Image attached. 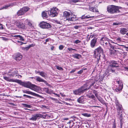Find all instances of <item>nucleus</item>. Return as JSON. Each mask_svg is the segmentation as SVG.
I'll use <instances>...</instances> for the list:
<instances>
[{"label":"nucleus","mask_w":128,"mask_h":128,"mask_svg":"<svg viewBox=\"0 0 128 128\" xmlns=\"http://www.w3.org/2000/svg\"><path fill=\"white\" fill-rule=\"evenodd\" d=\"M92 80L88 81L83 86L74 91H73L74 94L76 95H80L87 90L93 86L94 83V82H92Z\"/></svg>","instance_id":"f257e3e1"},{"label":"nucleus","mask_w":128,"mask_h":128,"mask_svg":"<svg viewBox=\"0 0 128 128\" xmlns=\"http://www.w3.org/2000/svg\"><path fill=\"white\" fill-rule=\"evenodd\" d=\"M122 7L114 5H109L107 8V10L108 12L111 14H114L120 12L119 9Z\"/></svg>","instance_id":"f03ea898"},{"label":"nucleus","mask_w":128,"mask_h":128,"mask_svg":"<svg viewBox=\"0 0 128 128\" xmlns=\"http://www.w3.org/2000/svg\"><path fill=\"white\" fill-rule=\"evenodd\" d=\"M71 13L65 11L63 12V16L66 18V20L69 21H74L78 19L76 16L74 15L73 16L71 14Z\"/></svg>","instance_id":"7ed1b4c3"},{"label":"nucleus","mask_w":128,"mask_h":128,"mask_svg":"<svg viewBox=\"0 0 128 128\" xmlns=\"http://www.w3.org/2000/svg\"><path fill=\"white\" fill-rule=\"evenodd\" d=\"M118 64L117 61L114 60L111 61L109 62L108 68V70L110 72H115V70L113 69L114 68H117L119 66H116V65H118Z\"/></svg>","instance_id":"20e7f679"},{"label":"nucleus","mask_w":128,"mask_h":128,"mask_svg":"<svg viewBox=\"0 0 128 128\" xmlns=\"http://www.w3.org/2000/svg\"><path fill=\"white\" fill-rule=\"evenodd\" d=\"M17 83L24 87L30 88H34L35 86V85L32 84L30 82H22L21 80H18Z\"/></svg>","instance_id":"39448f33"},{"label":"nucleus","mask_w":128,"mask_h":128,"mask_svg":"<svg viewBox=\"0 0 128 128\" xmlns=\"http://www.w3.org/2000/svg\"><path fill=\"white\" fill-rule=\"evenodd\" d=\"M103 52V50L101 47L98 48L94 51V54L95 58L100 59L101 54H102Z\"/></svg>","instance_id":"423d86ee"},{"label":"nucleus","mask_w":128,"mask_h":128,"mask_svg":"<svg viewBox=\"0 0 128 128\" xmlns=\"http://www.w3.org/2000/svg\"><path fill=\"white\" fill-rule=\"evenodd\" d=\"M58 12L59 10L57 8H51L50 10L48 12V14L50 16L54 17L57 16Z\"/></svg>","instance_id":"0eeeda50"},{"label":"nucleus","mask_w":128,"mask_h":128,"mask_svg":"<svg viewBox=\"0 0 128 128\" xmlns=\"http://www.w3.org/2000/svg\"><path fill=\"white\" fill-rule=\"evenodd\" d=\"M39 26L40 27L43 28L48 29L51 27V26L50 24L44 22H41Z\"/></svg>","instance_id":"6e6552de"},{"label":"nucleus","mask_w":128,"mask_h":128,"mask_svg":"<svg viewBox=\"0 0 128 128\" xmlns=\"http://www.w3.org/2000/svg\"><path fill=\"white\" fill-rule=\"evenodd\" d=\"M29 9V8L24 7L18 11L17 13V14L18 16L22 15L28 11Z\"/></svg>","instance_id":"1a4fd4ad"},{"label":"nucleus","mask_w":128,"mask_h":128,"mask_svg":"<svg viewBox=\"0 0 128 128\" xmlns=\"http://www.w3.org/2000/svg\"><path fill=\"white\" fill-rule=\"evenodd\" d=\"M15 25L18 28L24 29L25 28L24 24L21 20H17L15 22Z\"/></svg>","instance_id":"9d476101"},{"label":"nucleus","mask_w":128,"mask_h":128,"mask_svg":"<svg viewBox=\"0 0 128 128\" xmlns=\"http://www.w3.org/2000/svg\"><path fill=\"white\" fill-rule=\"evenodd\" d=\"M118 83L119 85L115 89V91L116 92L119 93L122 91L123 87V83L120 81H118Z\"/></svg>","instance_id":"9b49d317"},{"label":"nucleus","mask_w":128,"mask_h":128,"mask_svg":"<svg viewBox=\"0 0 128 128\" xmlns=\"http://www.w3.org/2000/svg\"><path fill=\"white\" fill-rule=\"evenodd\" d=\"M97 38L94 37L91 41L90 46L92 48H94L96 46L97 44Z\"/></svg>","instance_id":"f8f14e48"},{"label":"nucleus","mask_w":128,"mask_h":128,"mask_svg":"<svg viewBox=\"0 0 128 128\" xmlns=\"http://www.w3.org/2000/svg\"><path fill=\"white\" fill-rule=\"evenodd\" d=\"M22 92H23L24 93H26L28 94H31L35 96H36L37 97H39L41 98H43V97L42 96L30 91H29L27 90H23Z\"/></svg>","instance_id":"ddd939ff"},{"label":"nucleus","mask_w":128,"mask_h":128,"mask_svg":"<svg viewBox=\"0 0 128 128\" xmlns=\"http://www.w3.org/2000/svg\"><path fill=\"white\" fill-rule=\"evenodd\" d=\"M14 59L18 61H19L22 58V56L20 53H16L14 54Z\"/></svg>","instance_id":"4468645a"},{"label":"nucleus","mask_w":128,"mask_h":128,"mask_svg":"<svg viewBox=\"0 0 128 128\" xmlns=\"http://www.w3.org/2000/svg\"><path fill=\"white\" fill-rule=\"evenodd\" d=\"M34 79L36 80L37 81L39 82H44L46 85H48V83L46 81L43 80L42 78L39 76H35L34 78Z\"/></svg>","instance_id":"2eb2a0df"},{"label":"nucleus","mask_w":128,"mask_h":128,"mask_svg":"<svg viewBox=\"0 0 128 128\" xmlns=\"http://www.w3.org/2000/svg\"><path fill=\"white\" fill-rule=\"evenodd\" d=\"M39 116L38 115V114H34L32 116L31 118H29V120L32 121H35L37 119H39Z\"/></svg>","instance_id":"dca6fc26"},{"label":"nucleus","mask_w":128,"mask_h":128,"mask_svg":"<svg viewBox=\"0 0 128 128\" xmlns=\"http://www.w3.org/2000/svg\"><path fill=\"white\" fill-rule=\"evenodd\" d=\"M84 96H83L78 98L77 100L78 102L80 104H84L85 102V100L84 98Z\"/></svg>","instance_id":"f3484780"},{"label":"nucleus","mask_w":128,"mask_h":128,"mask_svg":"<svg viewBox=\"0 0 128 128\" xmlns=\"http://www.w3.org/2000/svg\"><path fill=\"white\" fill-rule=\"evenodd\" d=\"M3 78L7 81L9 82H17L18 80H14L6 76H4Z\"/></svg>","instance_id":"a211bd4d"},{"label":"nucleus","mask_w":128,"mask_h":128,"mask_svg":"<svg viewBox=\"0 0 128 128\" xmlns=\"http://www.w3.org/2000/svg\"><path fill=\"white\" fill-rule=\"evenodd\" d=\"M116 110H117L118 112H122L123 108L121 105L120 104L116 106Z\"/></svg>","instance_id":"6ab92c4d"},{"label":"nucleus","mask_w":128,"mask_h":128,"mask_svg":"<svg viewBox=\"0 0 128 128\" xmlns=\"http://www.w3.org/2000/svg\"><path fill=\"white\" fill-rule=\"evenodd\" d=\"M127 29L125 28H121L120 30V33L122 34H124L126 33Z\"/></svg>","instance_id":"aec40b11"},{"label":"nucleus","mask_w":128,"mask_h":128,"mask_svg":"<svg viewBox=\"0 0 128 128\" xmlns=\"http://www.w3.org/2000/svg\"><path fill=\"white\" fill-rule=\"evenodd\" d=\"M89 10L90 11L93 12H98V9L94 7L90 6Z\"/></svg>","instance_id":"412c9836"},{"label":"nucleus","mask_w":128,"mask_h":128,"mask_svg":"<svg viewBox=\"0 0 128 128\" xmlns=\"http://www.w3.org/2000/svg\"><path fill=\"white\" fill-rule=\"evenodd\" d=\"M48 14V12L44 11L42 13V16L43 18H46L48 17L47 14Z\"/></svg>","instance_id":"4be33fe9"},{"label":"nucleus","mask_w":128,"mask_h":128,"mask_svg":"<svg viewBox=\"0 0 128 128\" xmlns=\"http://www.w3.org/2000/svg\"><path fill=\"white\" fill-rule=\"evenodd\" d=\"M72 56L74 58H76L79 59V58L81 57V55L79 54H73Z\"/></svg>","instance_id":"5701e85b"},{"label":"nucleus","mask_w":128,"mask_h":128,"mask_svg":"<svg viewBox=\"0 0 128 128\" xmlns=\"http://www.w3.org/2000/svg\"><path fill=\"white\" fill-rule=\"evenodd\" d=\"M37 73H38L40 76L44 78H45L46 76V74L44 72H38Z\"/></svg>","instance_id":"b1692460"},{"label":"nucleus","mask_w":128,"mask_h":128,"mask_svg":"<svg viewBox=\"0 0 128 128\" xmlns=\"http://www.w3.org/2000/svg\"><path fill=\"white\" fill-rule=\"evenodd\" d=\"M118 112V116L119 119L120 120V121L121 122L122 118V112Z\"/></svg>","instance_id":"393cba45"},{"label":"nucleus","mask_w":128,"mask_h":128,"mask_svg":"<svg viewBox=\"0 0 128 128\" xmlns=\"http://www.w3.org/2000/svg\"><path fill=\"white\" fill-rule=\"evenodd\" d=\"M108 39H109L107 38L104 37L100 39V40L101 41H103V42H106V41L108 42Z\"/></svg>","instance_id":"a878e982"},{"label":"nucleus","mask_w":128,"mask_h":128,"mask_svg":"<svg viewBox=\"0 0 128 128\" xmlns=\"http://www.w3.org/2000/svg\"><path fill=\"white\" fill-rule=\"evenodd\" d=\"M87 96H88L89 98L92 99L94 100H95L96 99L95 97L93 94H92L91 96L87 95Z\"/></svg>","instance_id":"bb28decb"},{"label":"nucleus","mask_w":128,"mask_h":128,"mask_svg":"<svg viewBox=\"0 0 128 128\" xmlns=\"http://www.w3.org/2000/svg\"><path fill=\"white\" fill-rule=\"evenodd\" d=\"M44 90L46 93L48 94H50L52 92L51 91L49 90L48 88H45Z\"/></svg>","instance_id":"cd10ccee"},{"label":"nucleus","mask_w":128,"mask_h":128,"mask_svg":"<svg viewBox=\"0 0 128 128\" xmlns=\"http://www.w3.org/2000/svg\"><path fill=\"white\" fill-rule=\"evenodd\" d=\"M12 6L13 5H12V4H9V5H7L6 6H4L2 8H1L0 9V10H2L4 9H6L9 7H10V6Z\"/></svg>","instance_id":"c85d7f7f"},{"label":"nucleus","mask_w":128,"mask_h":128,"mask_svg":"<svg viewBox=\"0 0 128 128\" xmlns=\"http://www.w3.org/2000/svg\"><path fill=\"white\" fill-rule=\"evenodd\" d=\"M38 115L40 116L39 117V119L40 118H43L44 119L46 118V116L48 115L47 114L46 115H42L40 114H38Z\"/></svg>","instance_id":"c756f323"},{"label":"nucleus","mask_w":128,"mask_h":128,"mask_svg":"<svg viewBox=\"0 0 128 128\" xmlns=\"http://www.w3.org/2000/svg\"><path fill=\"white\" fill-rule=\"evenodd\" d=\"M22 105L24 107H27L28 108H30L32 106L29 104H22Z\"/></svg>","instance_id":"7c9ffc66"},{"label":"nucleus","mask_w":128,"mask_h":128,"mask_svg":"<svg viewBox=\"0 0 128 128\" xmlns=\"http://www.w3.org/2000/svg\"><path fill=\"white\" fill-rule=\"evenodd\" d=\"M12 76H16L17 75L18 71L17 70H15L12 73Z\"/></svg>","instance_id":"2f4dec72"},{"label":"nucleus","mask_w":128,"mask_h":128,"mask_svg":"<svg viewBox=\"0 0 128 128\" xmlns=\"http://www.w3.org/2000/svg\"><path fill=\"white\" fill-rule=\"evenodd\" d=\"M82 115L84 116L87 117H90L91 116V115L90 114H88L87 113L82 114Z\"/></svg>","instance_id":"473e14b6"},{"label":"nucleus","mask_w":128,"mask_h":128,"mask_svg":"<svg viewBox=\"0 0 128 128\" xmlns=\"http://www.w3.org/2000/svg\"><path fill=\"white\" fill-rule=\"evenodd\" d=\"M97 98L99 101L101 102L102 103H104V100H103L102 98H100V96L98 97Z\"/></svg>","instance_id":"72a5a7b5"},{"label":"nucleus","mask_w":128,"mask_h":128,"mask_svg":"<svg viewBox=\"0 0 128 128\" xmlns=\"http://www.w3.org/2000/svg\"><path fill=\"white\" fill-rule=\"evenodd\" d=\"M119 44H118L117 46H114V47L113 48V49L114 50H115V51H116V50L118 49V48H119V46H120L119 45Z\"/></svg>","instance_id":"f704fd0d"},{"label":"nucleus","mask_w":128,"mask_h":128,"mask_svg":"<svg viewBox=\"0 0 128 128\" xmlns=\"http://www.w3.org/2000/svg\"><path fill=\"white\" fill-rule=\"evenodd\" d=\"M30 48L28 46L26 47H23L22 48V49L26 51H28L29 49Z\"/></svg>","instance_id":"c9c22d12"},{"label":"nucleus","mask_w":128,"mask_h":128,"mask_svg":"<svg viewBox=\"0 0 128 128\" xmlns=\"http://www.w3.org/2000/svg\"><path fill=\"white\" fill-rule=\"evenodd\" d=\"M18 38H17V39H18L22 41H24V40L22 36L19 35V36Z\"/></svg>","instance_id":"e433bc0d"},{"label":"nucleus","mask_w":128,"mask_h":128,"mask_svg":"<svg viewBox=\"0 0 128 128\" xmlns=\"http://www.w3.org/2000/svg\"><path fill=\"white\" fill-rule=\"evenodd\" d=\"M23 96H26V97L25 98H34V97H33L31 96H29L26 95L25 94H24L23 95Z\"/></svg>","instance_id":"4c0bfd02"},{"label":"nucleus","mask_w":128,"mask_h":128,"mask_svg":"<svg viewBox=\"0 0 128 128\" xmlns=\"http://www.w3.org/2000/svg\"><path fill=\"white\" fill-rule=\"evenodd\" d=\"M120 46H122L123 47V48H126V51H128V46L127 47L126 46L122 45H119Z\"/></svg>","instance_id":"58836bf2"},{"label":"nucleus","mask_w":128,"mask_h":128,"mask_svg":"<svg viewBox=\"0 0 128 128\" xmlns=\"http://www.w3.org/2000/svg\"><path fill=\"white\" fill-rule=\"evenodd\" d=\"M81 18L82 19H84L85 18H88V17L87 16H85V15H82L81 17Z\"/></svg>","instance_id":"ea45409f"},{"label":"nucleus","mask_w":128,"mask_h":128,"mask_svg":"<svg viewBox=\"0 0 128 128\" xmlns=\"http://www.w3.org/2000/svg\"><path fill=\"white\" fill-rule=\"evenodd\" d=\"M68 49L69 51L70 52H72V50H76L75 49H73L72 48H68Z\"/></svg>","instance_id":"a19ab883"},{"label":"nucleus","mask_w":128,"mask_h":128,"mask_svg":"<svg viewBox=\"0 0 128 128\" xmlns=\"http://www.w3.org/2000/svg\"><path fill=\"white\" fill-rule=\"evenodd\" d=\"M64 47V46L62 45H60L59 46V49L60 50H62L63 49Z\"/></svg>","instance_id":"79ce46f5"},{"label":"nucleus","mask_w":128,"mask_h":128,"mask_svg":"<svg viewBox=\"0 0 128 128\" xmlns=\"http://www.w3.org/2000/svg\"><path fill=\"white\" fill-rule=\"evenodd\" d=\"M85 69H86V68L80 70L78 72V74H81L83 72V71Z\"/></svg>","instance_id":"37998d69"},{"label":"nucleus","mask_w":128,"mask_h":128,"mask_svg":"<svg viewBox=\"0 0 128 128\" xmlns=\"http://www.w3.org/2000/svg\"><path fill=\"white\" fill-rule=\"evenodd\" d=\"M81 41L78 40H77L74 42V43L76 44H78Z\"/></svg>","instance_id":"c03bdc74"},{"label":"nucleus","mask_w":128,"mask_h":128,"mask_svg":"<svg viewBox=\"0 0 128 128\" xmlns=\"http://www.w3.org/2000/svg\"><path fill=\"white\" fill-rule=\"evenodd\" d=\"M121 24V23L120 22H115L113 23V25L114 26H117Z\"/></svg>","instance_id":"a18cd8bd"},{"label":"nucleus","mask_w":128,"mask_h":128,"mask_svg":"<svg viewBox=\"0 0 128 128\" xmlns=\"http://www.w3.org/2000/svg\"><path fill=\"white\" fill-rule=\"evenodd\" d=\"M104 43H105L106 46L108 47L109 46V43L108 42H103Z\"/></svg>","instance_id":"49530a36"},{"label":"nucleus","mask_w":128,"mask_h":128,"mask_svg":"<svg viewBox=\"0 0 128 128\" xmlns=\"http://www.w3.org/2000/svg\"><path fill=\"white\" fill-rule=\"evenodd\" d=\"M115 102L116 106L120 104L118 102V101L117 100H116Z\"/></svg>","instance_id":"de8ad7c7"},{"label":"nucleus","mask_w":128,"mask_h":128,"mask_svg":"<svg viewBox=\"0 0 128 128\" xmlns=\"http://www.w3.org/2000/svg\"><path fill=\"white\" fill-rule=\"evenodd\" d=\"M56 68L58 70H62V68L58 66H56Z\"/></svg>","instance_id":"09e8293b"},{"label":"nucleus","mask_w":128,"mask_h":128,"mask_svg":"<svg viewBox=\"0 0 128 128\" xmlns=\"http://www.w3.org/2000/svg\"><path fill=\"white\" fill-rule=\"evenodd\" d=\"M17 43L19 44H20V45H22V44H24V43L23 42L20 41L19 40H18L17 41Z\"/></svg>","instance_id":"8fccbe9b"},{"label":"nucleus","mask_w":128,"mask_h":128,"mask_svg":"<svg viewBox=\"0 0 128 128\" xmlns=\"http://www.w3.org/2000/svg\"><path fill=\"white\" fill-rule=\"evenodd\" d=\"M80 0H73L72 2L74 3H76L78 2H80Z\"/></svg>","instance_id":"3c124183"},{"label":"nucleus","mask_w":128,"mask_h":128,"mask_svg":"<svg viewBox=\"0 0 128 128\" xmlns=\"http://www.w3.org/2000/svg\"><path fill=\"white\" fill-rule=\"evenodd\" d=\"M93 93L95 94H95H96L97 93H98V92L96 90H93Z\"/></svg>","instance_id":"603ef678"},{"label":"nucleus","mask_w":128,"mask_h":128,"mask_svg":"<svg viewBox=\"0 0 128 128\" xmlns=\"http://www.w3.org/2000/svg\"><path fill=\"white\" fill-rule=\"evenodd\" d=\"M35 44H32L30 45L28 47L30 48L31 47H33L35 46Z\"/></svg>","instance_id":"864d4df0"},{"label":"nucleus","mask_w":128,"mask_h":128,"mask_svg":"<svg viewBox=\"0 0 128 128\" xmlns=\"http://www.w3.org/2000/svg\"><path fill=\"white\" fill-rule=\"evenodd\" d=\"M110 54L111 55H112L114 54V52L113 50H111L110 52Z\"/></svg>","instance_id":"5fc2aeb1"},{"label":"nucleus","mask_w":128,"mask_h":128,"mask_svg":"<svg viewBox=\"0 0 128 128\" xmlns=\"http://www.w3.org/2000/svg\"><path fill=\"white\" fill-rule=\"evenodd\" d=\"M116 40L117 41L120 42L121 41V38H119L116 39Z\"/></svg>","instance_id":"6e6d98bb"},{"label":"nucleus","mask_w":128,"mask_h":128,"mask_svg":"<svg viewBox=\"0 0 128 128\" xmlns=\"http://www.w3.org/2000/svg\"><path fill=\"white\" fill-rule=\"evenodd\" d=\"M80 27V26H74V28L76 29H78V28Z\"/></svg>","instance_id":"4d7b16f0"},{"label":"nucleus","mask_w":128,"mask_h":128,"mask_svg":"<svg viewBox=\"0 0 128 128\" xmlns=\"http://www.w3.org/2000/svg\"><path fill=\"white\" fill-rule=\"evenodd\" d=\"M108 42H109V44H110V43H114L112 41L108 39Z\"/></svg>","instance_id":"13d9d810"},{"label":"nucleus","mask_w":128,"mask_h":128,"mask_svg":"<svg viewBox=\"0 0 128 128\" xmlns=\"http://www.w3.org/2000/svg\"><path fill=\"white\" fill-rule=\"evenodd\" d=\"M112 128H116V124L115 123H114L113 124Z\"/></svg>","instance_id":"bf43d9fd"},{"label":"nucleus","mask_w":128,"mask_h":128,"mask_svg":"<svg viewBox=\"0 0 128 128\" xmlns=\"http://www.w3.org/2000/svg\"><path fill=\"white\" fill-rule=\"evenodd\" d=\"M19 36V35H16L12 36V37L15 38H18Z\"/></svg>","instance_id":"052dcab7"},{"label":"nucleus","mask_w":128,"mask_h":128,"mask_svg":"<svg viewBox=\"0 0 128 128\" xmlns=\"http://www.w3.org/2000/svg\"><path fill=\"white\" fill-rule=\"evenodd\" d=\"M88 17V18H94V16H90L89 15H88L87 16Z\"/></svg>","instance_id":"680f3d73"},{"label":"nucleus","mask_w":128,"mask_h":128,"mask_svg":"<svg viewBox=\"0 0 128 128\" xmlns=\"http://www.w3.org/2000/svg\"><path fill=\"white\" fill-rule=\"evenodd\" d=\"M109 45V46L111 48H112V49L114 47V46H113L112 44H110Z\"/></svg>","instance_id":"e2e57ef3"},{"label":"nucleus","mask_w":128,"mask_h":128,"mask_svg":"<svg viewBox=\"0 0 128 128\" xmlns=\"http://www.w3.org/2000/svg\"><path fill=\"white\" fill-rule=\"evenodd\" d=\"M94 36V34H92V35H90V36L89 38V39H90V38H93Z\"/></svg>","instance_id":"0e129e2a"},{"label":"nucleus","mask_w":128,"mask_h":128,"mask_svg":"<svg viewBox=\"0 0 128 128\" xmlns=\"http://www.w3.org/2000/svg\"><path fill=\"white\" fill-rule=\"evenodd\" d=\"M28 24L29 26L31 27L32 26V24L30 22H28Z\"/></svg>","instance_id":"69168bd1"},{"label":"nucleus","mask_w":128,"mask_h":128,"mask_svg":"<svg viewBox=\"0 0 128 128\" xmlns=\"http://www.w3.org/2000/svg\"><path fill=\"white\" fill-rule=\"evenodd\" d=\"M3 27L1 24L0 23V29H2Z\"/></svg>","instance_id":"338daca9"},{"label":"nucleus","mask_w":128,"mask_h":128,"mask_svg":"<svg viewBox=\"0 0 128 128\" xmlns=\"http://www.w3.org/2000/svg\"><path fill=\"white\" fill-rule=\"evenodd\" d=\"M75 71H76L75 69H74L72 70L70 72V73H73L74 72H75Z\"/></svg>","instance_id":"774afa93"}]
</instances>
